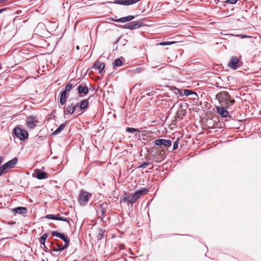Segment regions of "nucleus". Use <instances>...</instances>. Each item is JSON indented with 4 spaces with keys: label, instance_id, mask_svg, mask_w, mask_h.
Returning a JSON list of instances; mask_svg holds the SVG:
<instances>
[{
    "label": "nucleus",
    "instance_id": "1",
    "mask_svg": "<svg viewBox=\"0 0 261 261\" xmlns=\"http://www.w3.org/2000/svg\"><path fill=\"white\" fill-rule=\"evenodd\" d=\"M220 103H224L227 106H230L234 103V100H230V96L226 92H222L217 96Z\"/></svg>",
    "mask_w": 261,
    "mask_h": 261
},
{
    "label": "nucleus",
    "instance_id": "2",
    "mask_svg": "<svg viewBox=\"0 0 261 261\" xmlns=\"http://www.w3.org/2000/svg\"><path fill=\"white\" fill-rule=\"evenodd\" d=\"M91 196V194L86 191H81L79 197V201L81 205L86 204L88 202Z\"/></svg>",
    "mask_w": 261,
    "mask_h": 261
},
{
    "label": "nucleus",
    "instance_id": "3",
    "mask_svg": "<svg viewBox=\"0 0 261 261\" xmlns=\"http://www.w3.org/2000/svg\"><path fill=\"white\" fill-rule=\"evenodd\" d=\"M14 133L16 136L21 140H23L28 137V132L19 127H16L14 129Z\"/></svg>",
    "mask_w": 261,
    "mask_h": 261
},
{
    "label": "nucleus",
    "instance_id": "4",
    "mask_svg": "<svg viewBox=\"0 0 261 261\" xmlns=\"http://www.w3.org/2000/svg\"><path fill=\"white\" fill-rule=\"evenodd\" d=\"M52 234L54 236L61 238L65 242V245L63 246H59V250H63L66 248L69 245V240H68L67 238L64 236V234L58 232L57 231H53L52 232Z\"/></svg>",
    "mask_w": 261,
    "mask_h": 261
},
{
    "label": "nucleus",
    "instance_id": "5",
    "mask_svg": "<svg viewBox=\"0 0 261 261\" xmlns=\"http://www.w3.org/2000/svg\"><path fill=\"white\" fill-rule=\"evenodd\" d=\"M148 192L147 189H142L137 191L132 196L130 201L133 203L136 202L142 195L146 194Z\"/></svg>",
    "mask_w": 261,
    "mask_h": 261
},
{
    "label": "nucleus",
    "instance_id": "6",
    "mask_svg": "<svg viewBox=\"0 0 261 261\" xmlns=\"http://www.w3.org/2000/svg\"><path fill=\"white\" fill-rule=\"evenodd\" d=\"M171 141L169 140H165V139H158L155 141L154 144L156 145L160 146L164 145L165 147L171 146Z\"/></svg>",
    "mask_w": 261,
    "mask_h": 261
},
{
    "label": "nucleus",
    "instance_id": "7",
    "mask_svg": "<svg viewBox=\"0 0 261 261\" xmlns=\"http://www.w3.org/2000/svg\"><path fill=\"white\" fill-rule=\"evenodd\" d=\"M34 177L37 178L39 179H45L47 177L46 173L42 172L40 170H35V173L33 175Z\"/></svg>",
    "mask_w": 261,
    "mask_h": 261
},
{
    "label": "nucleus",
    "instance_id": "8",
    "mask_svg": "<svg viewBox=\"0 0 261 261\" xmlns=\"http://www.w3.org/2000/svg\"><path fill=\"white\" fill-rule=\"evenodd\" d=\"M105 67V63L103 62H101L99 61H97L93 65V68L95 69L98 70L99 73L100 74L102 73Z\"/></svg>",
    "mask_w": 261,
    "mask_h": 261
},
{
    "label": "nucleus",
    "instance_id": "9",
    "mask_svg": "<svg viewBox=\"0 0 261 261\" xmlns=\"http://www.w3.org/2000/svg\"><path fill=\"white\" fill-rule=\"evenodd\" d=\"M228 66L233 69H236L239 66V59L236 57H232L230 62L228 63Z\"/></svg>",
    "mask_w": 261,
    "mask_h": 261
},
{
    "label": "nucleus",
    "instance_id": "10",
    "mask_svg": "<svg viewBox=\"0 0 261 261\" xmlns=\"http://www.w3.org/2000/svg\"><path fill=\"white\" fill-rule=\"evenodd\" d=\"M37 120L35 118L29 117L27 120V124L28 127L33 128L36 126Z\"/></svg>",
    "mask_w": 261,
    "mask_h": 261
},
{
    "label": "nucleus",
    "instance_id": "11",
    "mask_svg": "<svg viewBox=\"0 0 261 261\" xmlns=\"http://www.w3.org/2000/svg\"><path fill=\"white\" fill-rule=\"evenodd\" d=\"M77 106V104L72 103L70 106H68L66 110L64 111V115H68V114H72L75 111L76 108Z\"/></svg>",
    "mask_w": 261,
    "mask_h": 261
},
{
    "label": "nucleus",
    "instance_id": "12",
    "mask_svg": "<svg viewBox=\"0 0 261 261\" xmlns=\"http://www.w3.org/2000/svg\"><path fill=\"white\" fill-rule=\"evenodd\" d=\"M134 18H135L134 16L129 15V16H126V17H123L120 18L119 19H112V20L113 21H116V22H120L123 23V22H126V21H129L130 20H132Z\"/></svg>",
    "mask_w": 261,
    "mask_h": 261
},
{
    "label": "nucleus",
    "instance_id": "13",
    "mask_svg": "<svg viewBox=\"0 0 261 261\" xmlns=\"http://www.w3.org/2000/svg\"><path fill=\"white\" fill-rule=\"evenodd\" d=\"M141 23L139 21H132L126 25V28L129 29H136L141 26Z\"/></svg>",
    "mask_w": 261,
    "mask_h": 261
},
{
    "label": "nucleus",
    "instance_id": "14",
    "mask_svg": "<svg viewBox=\"0 0 261 261\" xmlns=\"http://www.w3.org/2000/svg\"><path fill=\"white\" fill-rule=\"evenodd\" d=\"M217 110L218 113L221 115L222 117H226L228 116V112L223 107H217Z\"/></svg>",
    "mask_w": 261,
    "mask_h": 261
},
{
    "label": "nucleus",
    "instance_id": "15",
    "mask_svg": "<svg viewBox=\"0 0 261 261\" xmlns=\"http://www.w3.org/2000/svg\"><path fill=\"white\" fill-rule=\"evenodd\" d=\"M17 162V159L14 158L12 160H10L8 162L5 164L6 166L7 167L8 169H11L16 164Z\"/></svg>",
    "mask_w": 261,
    "mask_h": 261
},
{
    "label": "nucleus",
    "instance_id": "16",
    "mask_svg": "<svg viewBox=\"0 0 261 261\" xmlns=\"http://www.w3.org/2000/svg\"><path fill=\"white\" fill-rule=\"evenodd\" d=\"M12 211L15 213L24 214L27 213V209L24 207H18L12 209Z\"/></svg>",
    "mask_w": 261,
    "mask_h": 261
},
{
    "label": "nucleus",
    "instance_id": "17",
    "mask_svg": "<svg viewBox=\"0 0 261 261\" xmlns=\"http://www.w3.org/2000/svg\"><path fill=\"white\" fill-rule=\"evenodd\" d=\"M78 91L80 93L86 94L88 92V89L85 86L80 85L78 87Z\"/></svg>",
    "mask_w": 261,
    "mask_h": 261
},
{
    "label": "nucleus",
    "instance_id": "18",
    "mask_svg": "<svg viewBox=\"0 0 261 261\" xmlns=\"http://www.w3.org/2000/svg\"><path fill=\"white\" fill-rule=\"evenodd\" d=\"M88 101L87 100H83L80 104V109L86 110L88 107Z\"/></svg>",
    "mask_w": 261,
    "mask_h": 261
},
{
    "label": "nucleus",
    "instance_id": "19",
    "mask_svg": "<svg viewBox=\"0 0 261 261\" xmlns=\"http://www.w3.org/2000/svg\"><path fill=\"white\" fill-rule=\"evenodd\" d=\"M66 93L65 92H62L61 94L60 102L62 105H63L66 102Z\"/></svg>",
    "mask_w": 261,
    "mask_h": 261
},
{
    "label": "nucleus",
    "instance_id": "20",
    "mask_svg": "<svg viewBox=\"0 0 261 261\" xmlns=\"http://www.w3.org/2000/svg\"><path fill=\"white\" fill-rule=\"evenodd\" d=\"M103 231L101 229H98L96 231V235L97 240H100L103 237Z\"/></svg>",
    "mask_w": 261,
    "mask_h": 261
},
{
    "label": "nucleus",
    "instance_id": "21",
    "mask_svg": "<svg viewBox=\"0 0 261 261\" xmlns=\"http://www.w3.org/2000/svg\"><path fill=\"white\" fill-rule=\"evenodd\" d=\"M65 127V124H62L54 133L53 135H57L60 133L62 130L64 129Z\"/></svg>",
    "mask_w": 261,
    "mask_h": 261
},
{
    "label": "nucleus",
    "instance_id": "22",
    "mask_svg": "<svg viewBox=\"0 0 261 261\" xmlns=\"http://www.w3.org/2000/svg\"><path fill=\"white\" fill-rule=\"evenodd\" d=\"M8 170L7 167L4 164L2 167H0V176L2 175L3 174L6 173V171Z\"/></svg>",
    "mask_w": 261,
    "mask_h": 261
},
{
    "label": "nucleus",
    "instance_id": "23",
    "mask_svg": "<svg viewBox=\"0 0 261 261\" xmlns=\"http://www.w3.org/2000/svg\"><path fill=\"white\" fill-rule=\"evenodd\" d=\"M122 64V61L120 59H117L115 60L114 63V66H120Z\"/></svg>",
    "mask_w": 261,
    "mask_h": 261
},
{
    "label": "nucleus",
    "instance_id": "24",
    "mask_svg": "<svg viewBox=\"0 0 261 261\" xmlns=\"http://www.w3.org/2000/svg\"><path fill=\"white\" fill-rule=\"evenodd\" d=\"M48 236L46 234H43L40 239V242L41 244L44 245L45 241L47 238Z\"/></svg>",
    "mask_w": 261,
    "mask_h": 261
},
{
    "label": "nucleus",
    "instance_id": "25",
    "mask_svg": "<svg viewBox=\"0 0 261 261\" xmlns=\"http://www.w3.org/2000/svg\"><path fill=\"white\" fill-rule=\"evenodd\" d=\"M184 93L186 96H189L192 94H195V92H194L190 90H187V89H185L184 90Z\"/></svg>",
    "mask_w": 261,
    "mask_h": 261
},
{
    "label": "nucleus",
    "instance_id": "26",
    "mask_svg": "<svg viewBox=\"0 0 261 261\" xmlns=\"http://www.w3.org/2000/svg\"><path fill=\"white\" fill-rule=\"evenodd\" d=\"M72 87V85L71 84H68L65 87V90L63 92H65L66 93L67 92L69 91Z\"/></svg>",
    "mask_w": 261,
    "mask_h": 261
},
{
    "label": "nucleus",
    "instance_id": "27",
    "mask_svg": "<svg viewBox=\"0 0 261 261\" xmlns=\"http://www.w3.org/2000/svg\"><path fill=\"white\" fill-rule=\"evenodd\" d=\"M55 220H61L63 221H66V219L65 217H61L59 215H55Z\"/></svg>",
    "mask_w": 261,
    "mask_h": 261
},
{
    "label": "nucleus",
    "instance_id": "28",
    "mask_svg": "<svg viewBox=\"0 0 261 261\" xmlns=\"http://www.w3.org/2000/svg\"><path fill=\"white\" fill-rule=\"evenodd\" d=\"M126 130L128 132H130V133H134L135 132H139V130L136 129V128H132V127H127L126 129Z\"/></svg>",
    "mask_w": 261,
    "mask_h": 261
},
{
    "label": "nucleus",
    "instance_id": "29",
    "mask_svg": "<svg viewBox=\"0 0 261 261\" xmlns=\"http://www.w3.org/2000/svg\"><path fill=\"white\" fill-rule=\"evenodd\" d=\"M178 140L177 139L176 140V141L173 144V150H176L178 148Z\"/></svg>",
    "mask_w": 261,
    "mask_h": 261
},
{
    "label": "nucleus",
    "instance_id": "30",
    "mask_svg": "<svg viewBox=\"0 0 261 261\" xmlns=\"http://www.w3.org/2000/svg\"><path fill=\"white\" fill-rule=\"evenodd\" d=\"M130 200V197H129V196L128 195H126V196H125L123 198V199H122V201H123V202H127V201H129V200Z\"/></svg>",
    "mask_w": 261,
    "mask_h": 261
},
{
    "label": "nucleus",
    "instance_id": "31",
    "mask_svg": "<svg viewBox=\"0 0 261 261\" xmlns=\"http://www.w3.org/2000/svg\"><path fill=\"white\" fill-rule=\"evenodd\" d=\"M237 0H227L225 1V3L230 4H234L237 3Z\"/></svg>",
    "mask_w": 261,
    "mask_h": 261
},
{
    "label": "nucleus",
    "instance_id": "32",
    "mask_svg": "<svg viewBox=\"0 0 261 261\" xmlns=\"http://www.w3.org/2000/svg\"><path fill=\"white\" fill-rule=\"evenodd\" d=\"M46 217L48 219L55 220V215L53 214L47 215Z\"/></svg>",
    "mask_w": 261,
    "mask_h": 261
},
{
    "label": "nucleus",
    "instance_id": "33",
    "mask_svg": "<svg viewBox=\"0 0 261 261\" xmlns=\"http://www.w3.org/2000/svg\"><path fill=\"white\" fill-rule=\"evenodd\" d=\"M148 165V163H144L143 164H142L141 166H140L139 167L140 168H145L147 167V166Z\"/></svg>",
    "mask_w": 261,
    "mask_h": 261
},
{
    "label": "nucleus",
    "instance_id": "34",
    "mask_svg": "<svg viewBox=\"0 0 261 261\" xmlns=\"http://www.w3.org/2000/svg\"><path fill=\"white\" fill-rule=\"evenodd\" d=\"M166 43H167V45H168L173 44L175 43V42H174V41H169V42H166Z\"/></svg>",
    "mask_w": 261,
    "mask_h": 261
},
{
    "label": "nucleus",
    "instance_id": "35",
    "mask_svg": "<svg viewBox=\"0 0 261 261\" xmlns=\"http://www.w3.org/2000/svg\"><path fill=\"white\" fill-rule=\"evenodd\" d=\"M160 45H167L166 42H163L160 43Z\"/></svg>",
    "mask_w": 261,
    "mask_h": 261
},
{
    "label": "nucleus",
    "instance_id": "36",
    "mask_svg": "<svg viewBox=\"0 0 261 261\" xmlns=\"http://www.w3.org/2000/svg\"><path fill=\"white\" fill-rule=\"evenodd\" d=\"M240 36H241V37L242 38L249 37L248 36H246V35H240Z\"/></svg>",
    "mask_w": 261,
    "mask_h": 261
},
{
    "label": "nucleus",
    "instance_id": "37",
    "mask_svg": "<svg viewBox=\"0 0 261 261\" xmlns=\"http://www.w3.org/2000/svg\"><path fill=\"white\" fill-rule=\"evenodd\" d=\"M3 158L2 157H0V164L3 162Z\"/></svg>",
    "mask_w": 261,
    "mask_h": 261
},
{
    "label": "nucleus",
    "instance_id": "38",
    "mask_svg": "<svg viewBox=\"0 0 261 261\" xmlns=\"http://www.w3.org/2000/svg\"><path fill=\"white\" fill-rule=\"evenodd\" d=\"M76 49H77V50H79V49H80V47H79V46L77 45V46H76Z\"/></svg>",
    "mask_w": 261,
    "mask_h": 261
},
{
    "label": "nucleus",
    "instance_id": "39",
    "mask_svg": "<svg viewBox=\"0 0 261 261\" xmlns=\"http://www.w3.org/2000/svg\"><path fill=\"white\" fill-rule=\"evenodd\" d=\"M3 11V9L0 10V13Z\"/></svg>",
    "mask_w": 261,
    "mask_h": 261
}]
</instances>
